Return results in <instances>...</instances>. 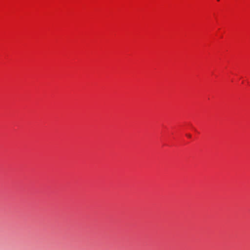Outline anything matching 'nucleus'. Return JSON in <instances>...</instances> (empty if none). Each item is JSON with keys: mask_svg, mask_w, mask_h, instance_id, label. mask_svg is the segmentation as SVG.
I'll list each match as a JSON object with an SVG mask.
<instances>
[{"mask_svg": "<svg viewBox=\"0 0 250 250\" xmlns=\"http://www.w3.org/2000/svg\"><path fill=\"white\" fill-rule=\"evenodd\" d=\"M186 135H187V136H188V137H189V138H190V137H191V135H190V134H187Z\"/></svg>", "mask_w": 250, "mask_h": 250, "instance_id": "obj_1", "label": "nucleus"}]
</instances>
